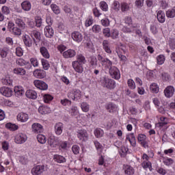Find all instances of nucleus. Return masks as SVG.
<instances>
[{"mask_svg":"<svg viewBox=\"0 0 175 175\" xmlns=\"http://www.w3.org/2000/svg\"><path fill=\"white\" fill-rule=\"evenodd\" d=\"M109 72L112 79L118 80L121 77L120 70H118L116 66H111Z\"/></svg>","mask_w":175,"mask_h":175,"instance_id":"1","label":"nucleus"},{"mask_svg":"<svg viewBox=\"0 0 175 175\" xmlns=\"http://www.w3.org/2000/svg\"><path fill=\"white\" fill-rule=\"evenodd\" d=\"M102 84L103 85V87H105L106 88H109V90H113V88H114V87H116V82H114V81L105 77Z\"/></svg>","mask_w":175,"mask_h":175,"instance_id":"2","label":"nucleus"},{"mask_svg":"<svg viewBox=\"0 0 175 175\" xmlns=\"http://www.w3.org/2000/svg\"><path fill=\"white\" fill-rule=\"evenodd\" d=\"M137 139L139 143H140V144L143 146L144 148H148V143H147V141H146L147 137L146 136V135L144 134L138 135Z\"/></svg>","mask_w":175,"mask_h":175,"instance_id":"3","label":"nucleus"},{"mask_svg":"<svg viewBox=\"0 0 175 175\" xmlns=\"http://www.w3.org/2000/svg\"><path fill=\"white\" fill-rule=\"evenodd\" d=\"M33 84L35 87L38 88L39 90H47V88H49V85H47V84L43 81L35 80L33 81Z\"/></svg>","mask_w":175,"mask_h":175,"instance_id":"4","label":"nucleus"},{"mask_svg":"<svg viewBox=\"0 0 175 175\" xmlns=\"http://www.w3.org/2000/svg\"><path fill=\"white\" fill-rule=\"evenodd\" d=\"M0 92L4 96H7L8 98L12 96L13 95V90L8 87H3L0 89Z\"/></svg>","mask_w":175,"mask_h":175,"instance_id":"5","label":"nucleus"},{"mask_svg":"<svg viewBox=\"0 0 175 175\" xmlns=\"http://www.w3.org/2000/svg\"><path fill=\"white\" fill-rule=\"evenodd\" d=\"M31 128L33 133H42L43 132V126L39 123H33Z\"/></svg>","mask_w":175,"mask_h":175,"instance_id":"6","label":"nucleus"},{"mask_svg":"<svg viewBox=\"0 0 175 175\" xmlns=\"http://www.w3.org/2000/svg\"><path fill=\"white\" fill-rule=\"evenodd\" d=\"M44 172V165H37L31 170V173L33 175L42 174Z\"/></svg>","mask_w":175,"mask_h":175,"instance_id":"7","label":"nucleus"},{"mask_svg":"<svg viewBox=\"0 0 175 175\" xmlns=\"http://www.w3.org/2000/svg\"><path fill=\"white\" fill-rule=\"evenodd\" d=\"M27 141V135L24 134H18L15 137V142L17 144H23Z\"/></svg>","mask_w":175,"mask_h":175,"instance_id":"8","label":"nucleus"},{"mask_svg":"<svg viewBox=\"0 0 175 175\" xmlns=\"http://www.w3.org/2000/svg\"><path fill=\"white\" fill-rule=\"evenodd\" d=\"M72 65L75 72H77V73H83V64H81L80 63L74 61L72 62Z\"/></svg>","mask_w":175,"mask_h":175,"instance_id":"9","label":"nucleus"},{"mask_svg":"<svg viewBox=\"0 0 175 175\" xmlns=\"http://www.w3.org/2000/svg\"><path fill=\"white\" fill-rule=\"evenodd\" d=\"M164 94L166 98H172L174 94V88L173 86H167L164 90Z\"/></svg>","mask_w":175,"mask_h":175,"instance_id":"10","label":"nucleus"},{"mask_svg":"<svg viewBox=\"0 0 175 175\" xmlns=\"http://www.w3.org/2000/svg\"><path fill=\"white\" fill-rule=\"evenodd\" d=\"M77 136L82 142H85L86 139H88V133L85 130L78 131Z\"/></svg>","mask_w":175,"mask_h":175,"instance_id":"11","label":"nucleus"},{"mask_svg":"<svg viewBox=\"0 0 175 175\" xmlns=\"http://www.w3.org/2000/svg\"><path fill=\"white\" fill-rule=\"evenodd\" d=\"M17 120L21 122H27L29 120V116L25 113H20L17 116Z\"/></svg>","mask_w":175,"mask_h":175,"instance_id":"12","label":"nucleus"},{"mask_svg":"<svg viewBox=\"0 0 175 175\" xmlns=\"http://www.w3.org/2000/svg\"><path fill=\"white\" fill-rule=\"evenodd\" d=\"M33 75L36 79H44L46 74L42 70L37 69L33 71Z\"/></svg>","mask_w":175,"mask_h":175,"instance_id":"13","label":"nucleus"},{"mask_svg":"<svg viewBox=\"0 0 175 175\" xmlns=\"http://www.w3.org/2000/svg\"><path fill=\"white\" fill-rule=\"evenodd\" d=\"M44 33L46 38H53V35H54V30L51 26H46L44 29Z\"/></svg>","mask_w":175,"mask_h":175,"instance_id":"14","label":"nucleus"},{"mask_svg":"<svg viewBox=\"0 0 175 175\" xmlns=\"http://www.w3.org/2000/svg\"><path fill=\"white\" fill-rule=\"evenodd\" d=\"M126 139L129 140L133 147H136V138L133 133L127 135Z\"/></svg>","mask_w":175,"mask_h":175,"instance_id":"15","label":"nucleus"},{"mask_svg":"<svg viewBox=\"0 0 175 175\" xmlns=\"http://www.w3.org/2000/svg\"><path fill=\"white\" fill-rule=\"evenodd\" d=\"M71 36L73 40L78 42V43L83 40V36L79 32L75 31L72 33Z\"/></svg>","mask_w":175,"mask_h":175,"instance_id":"16","label":"nucleus"},{"mask_svg":"<svg viewBox=\"0 0 175 175\" xmlns=\"http://www.w3.org/2000/svg\"><path fill=\"white\" fill-rule=\"evenodd\" d=\"M26 96L29 98V99H36V98H38V94H36V92L32 90H29L26 92Z\"/></svg>","mask_w":175,"mask_h":175,"instance_id":"17","label":"nucleus"},{"mask_svg":"<svg viewBox=\"0 0 175 175\" xmlns=\"http://www.w3.org/2000/svg\"><path fill=\"white\" fill-rule=\"evenodd\" d=\"M63 55L64 58H70L72 57H75L76 55V52L74 50L69 49L63 53Z\"/></svg>","mask_w":175,"mask_h":175,"instance_id":"18","label":"nucleus"},{"mask_svg":"<svg viewBox=\"0 0 175 175\" xmlns=\"http://www.w3.org/2000/svg\"><path fill=\"white\" fill-rule=\"evenodd\" d=\"M56 135H61L64 129V124L62 122L57 123L55 126Z\"/></svg>","mask_w":175,"mask_h":175,"instance_id":"19","label":"nucleus"},{"mask_svg":"<svg viewBox=\"0 0 175 175\" xmlns=\"http://www.w3.org/2000/svg\"><path fill=\"white\" fill-rule=\"evenodd\" d=\"M22 9L25 12H29L31 10V3L28 1H25L21 3Z\"/></svg>","mask_w":175,"mask_h":175,"instance_id":"20","label":"nucleus"},{"mask_svg":"<svg viewBox=\"0 0 175 175\" xmlns=\"http://www.w3.org/2000/svg\"><path fill=\"white\" fill-rule=\"evenodd\" d=\"M23 42L27 47H31L32 46V40H31V38L29 36L25 34L23 38Z\"/></svg>","mask_w":175,"mask_h":175,"instance_id":"21","label":"nucleus"},{"mask_svg":"<svg viewBox=\"0 0 175 175\" xmlns=\"http://www.w3.org/2000/svg\"><path fill=\"white\" fill-rule=\"evenodd\" d=\"M158 21H159V23H163L165 20V12H163L162 10H160L157 12V15Z\"/></svg>","mask_w":175,"mask_h":175,"instance_id":"22","label":"nucleus"},{"mask_svg":"<svg viewBox=\"0 0 175 175\" xmlns=\"http://www.w3.org/2000/svg\"><path fill=\"white\" fill-rule=\"evenodd\" d=\"M107 110L109 113H115V111H117V106L113 103L108 104L107 106Z\"/></svg>","mask_w":175,"mask_h":175,"instance_id":"23","label":"nucleus"},{"mask_svg":"<svg viewBox=\"0 0 175 175\" xmlns=\"http://www.w3.org/2000/svg\"><path fill=\"white\" fill-rule=\"evenodd\" d=\"M142 165V167L145 169V170H147L148 169L150 170V172L152 170V165L150 161H144Z\"/></svg>","mask_w":175,"mask_h":175,"instance_id":"24","label":"nucleus"},{"mask_svg":"<svg viewBox=\"0 0 175 175\" xmlns=\"http://www.w3.org/2000/svg\"><path fill=\"white\" fill-rule=\"evenodd\" d=\"M150 91L154 94H158L159 92V86L156 83H153L150 86Z\"/></svg>","mask_w":175,"mask_h":175,"instance_id":"25","label":"nucleus"},{"mask_svg":"<svg viewBox=\"0 0 175 175\" xmlns=\"http://www.w3.org/2000/svg\"><path fill=\"white\" fill-rule=\"evenodd\" d=\"M75 62H78V64H81V65H84V64L86 62V60L85 57L83 55H78L77 56V60Z\"/></svg>","mask_w":175,"mask_h":175,"instance_id":"26","label":"nucleus"},{"mask_svg":"<svg viewBox=\"0 0 175 175\" xmlns=\"http://www.w3.org/2000/svg\"><path fill=\"white\" fill-rule=\"evenodd\" d=\"M14 73L15 75H20V76H24L26 73V71L24 68H16L14 69Z\"/></svg>","mask_w":175,"mask_h":175,"instance_id":"27","label":"nucleus"},{"mask_svg":"<svg viewBox=\"0 0 175 175\" xmlns=\"http://www.w3.org/2000/svg\"><path fill=\"white\" fill-rule=\"evenodd\" d=\"M38 111L39 113H40V114H49L51 110L50 108L47 107H40L38 109Z\"/></svg>","mask_w":175,"mask_h":175,"instance_id":"28","label":"nucleus"},{"mask_svg":"<svg viewBox=\"0 0 175 175\" xmlns=\"http://www.w3.org/2000/svg\"><path fill=\"white\" fill-rule=\"evenodd\" d=\"M48 143L51 147H55L57 144V139H55V137L52 135L48 139Z\"/></svg>","mask_w":175,"mask_h":175,"instance_id":"29","label":"nucleus"},{"mask_svg":"<svg viewBox=\"0 0 175 175\" xmlns=\"http://www.w3.org/2000/svg\"><path fill=\"white\" fill-rule=\"evenodd\" d=\"M40 53L44 58H50V54H49V51H47V49H46V47H41Z\"/></svg>","mask_w":175,"mask_h":175,"instance_id":"30","label":"nucleus"},{"mask_svg":"<svg viewBox=\"0 0 175 175\" xmlns=\"http://www.w3.org/2000/svg\"><path fill=\"white\" fill-rule=\"evenodd\" d=\"M54 159L58 163H64V162H66V159L64 157L58 154L54 156Z\"/></svg>","mask_w":175,"mask_h":175,"instance_id":"31","label":"nucleus"},{"mask_svg":"<svg viewBox=\"0 0 175 175\" xmlns=\"http://www.w3.org/2000/svg\"><path fill=\"white\" fill-rule=\"evenodd\" d=\"M14 92L16 96H23V95H24V90H23V88L19 87L15 88Z\"/></svg>","mask_w":175,"mask_h":175,"instance_id":"32","label":"nucleus"},{"mask_svg":"<svg viewBox=\"0 0 175 175\" xmlns=\"http://www.w3.org/2000/svg\"><path fill=\"white\" fill-rule=\"evenodd\" d=\"M31 38L33 39H36V40H40V33L36 30H33L31 33Z\"/></svg>","mask_w":175,"mask_h":175,"instance_id":"33","label":"nucleus"},{"mask_svg":"<svg viewBox=\"0 0 175 175\" xmlns=\"http://www.w3.org/2000/svg\"><path fill=\"white\" fill-rule=\"evenodd\" d=\"M37 139H38V141L39 142V143H40L41 144H44L46 143V142H47L46 136H44V135H42V134H39L37 136Z\"/></svg>","mask_w":175,"mask_h":175,"instance_id":"34","label":"nucleus"},{"mask_svg":"<svg viewBox=\"0 0 175 175\" xmlns=\"http://www.w3.org/2000/svg\"><path fill=\"white\" fill-rule=\"evenodd\" d=\"M5 128H7V129H10V131H17V129H18V126L12 123H8L5 124Z\"/></svg>","mask_w":175,"mask_h":175,"instance_id":"35","label":"nucleus"},{"mask_svg":"<svg viewBox=\"0 0 175 175\" xmlns=\"http://www.w3.org/2000/svg\"><path fill=\"white\" fill-rule=\"evenodd\" d=\"M128 150H129L128 148L125 146H122L120 151V157H122V158H125V157H126V153L128 152Z\"/></svg>","mask_w":175,"mask_h":175,"instance_id":"36","label":"nucleus"},{"mask_svg":"<svg viewBox=\"0 0 175 175\" xmlns=\"http://www.w3.org/2000/svg\"><path fill=\"white\" fill-rule=\"evenodd\" d=\"M166 16L168 18H174L175 17V10L172 9L166 12Z\"/></svg>","mask_w":175,"mask_h":175,"instance_id":"37","label":"nucleus"},{"mask_svg":"<svg viewBox=\"0 0 175 175\" xmlns=\"http://www.w3.org/2000/svg\"><path fill=\"white\" fill-rule=\"evenodd\" d=\"M125 174L129 175H132L135 174V170H133V167L126 165V170H125Z\"/></svg>","mask_w":175,"mask_h":175,"instance_id":"38","label":"nucleus"},{"mask_svg":"<svg viewBox=\"0 0 175 175\" xmlns=\"http://www.w3.org/2000/svg\"><path fill=\"white\" fill-rule=\"evenodd\" d=\"M94 135L96 137H102L103 136V130L100 129H96L94 131Z\"/></svg>","mask_w":175,"mask_h":175,"instance_id":"39","label":"nucleus"},{"mask_svg":"<svg viewBox=\"0 0 175 175\" xmlns=\"http://www.w3.org/2000/svg\"><path fill=\"white\" fill-rule=\"evenodd\" d=\"M104 49L106 51V53H111V51L110 50V48L109 47V41L107 40H104L103 42Z\"/></svg>","mask_w":175,"mask_h":175,"instance_id":"40","label":"nucleus"},{"mask_svg":"<svg viewBox=\"0 0 175 175\" xmlns=\"http://www.w3.org/2000/svg\"><path fill=\"white\" fill-rule=\"evenodd\" d=\"M81 107L83 111H84L85 113H87L88 111H90V105H88V104H87V103H82Z\"/></svg>","mask_w":175,"mask_h":175,"instance_id":"41","label":"nucleus"},{"mask_svg":"<svg viewBox=\"0 0 175 175\" xmlns=\"http://www.w3.org/2000/svg\"><path fill=\"white\" fill-rule=\"evenodd\" d=\"M2 81L6 85L12 84V79H10V77L9 75L6 76L5 78H3Z\"/></svg>","mask_w":175,"mask_h":175,"instance_id":"42","label":"nucleus"},{"mask_svg":"<svg viewBox=\"0 0 175 175\" xmlns=\"http://www.w3.org/2000/svg\"><path fill=\"white\" fill-rule=\"evenodd\" d=\"M129 4H128L127 3H121V10L122 12H128V10H129Z\"/></svg>","mask_w":175,"mask_h":175,"instance_id":"43","label":"nucleus"},{"mask_svg":"<svg viewBox=\"0 0 175 175\" xmlns=\"http://www.w3.org/2000/svg\"><path fill=\"white\" fill-rule=\"evenodd\" d=\"M158 65H162L165 62V56L160 55L157 57Z\"/></svg>","mask_w":175,"mask_h":175,"instance_id":"44","label":"nucleus"},{"mask_svg":"<svg viewBox=\"0 0 175 175\" xmlns=\"http://www.w3.org/2000/svg\"><path fill=\"white\" fill-rule=\"evenodd\" d=\"M42 65L45 70H47L50 68V64L49 62L44 59H42Z\"/></svg>","mask_w":175,"mask_h":175,"instance_id":"45","label":"nucleus"},{"mask_svg":"<svg viewBox=\"0 0 175 175\" xmlns=\"http://www.w3.org/2000/svg\"><path fill=\"white\" fill-rule=\"evenodd\" d=\"M43 98H44V102L45 103H49V102H51L52 99H53V98L50 94H44Z\"/></svg>","mask_w":175,"mask_h":175,"instance_id":"46","label":"nucleus"},{"mask_svg":"<svg viewBox=\"0 0 175 175\" xmlns=\"http://www.w3.org/2000/svg\"><path fill=\"white\" fill-rule=\"evenodd\" d=\"M51 8L53 13H55V14H59V13H60L59 8L57 6V5L52 4L51 5Z\"/></svg>","mask_w":175,"mask_h":175,"instance_id":"47","label":"nucleus"},{"mask_svg":"<svg viewBox=\"0 0 175 175\" xmlns=\"http://www.w3.org/2000/svg\"><path fill=\"white\" fill-rule=\"evenodd\" d=\"M100 6L102 10H103V12H107V9H109V7L106 2L101 1L100 3Z\"/></svg>","mask_w":175,"mask_h":175,"instance_id":"48","label":"nucleus"},{"mask_svg":"<svg viewBox=\"0 0 175 175\" xmlns=\"http://www.w3.org/2000/svg\"><path fill=\"white\" fill-rule=\"evenodd\" d=\"M128 85L131 88V90H135L136 88V85L135 84V81L132 79H129L128 80Z\"/></svg>","mask_w":175,"mask_h":175,"instance_id":"49","label":"nucleus"},{"mask_svg":"<svg viewBox=\"0 0 175 175\" xmlns=\"http://www.w3.org/2000/svg\"><path fill=\"white\" fill-rule=\"evenodd\" d=\"M11 31L13 32L14 35H21V29H18V27H13Z\"/></svg>","mask_w":175,"mask_h":175,"instance_id":"50","label":"nucleus"},{"mask_svg":"<svg viewBox=\"0 0 175 175\" xmlns=\"http://www.w3.org/2000/svg\"><path fill=\"white\" fill-rule=\"evenodd\" d=\"M16 24L18 25V26L20 27L21 28H25V23H24L23 20L21 19H17L16 21Z\"/></svg>","mask_w":175,"mask_h":175,"instance_id":"51","label":"nucleus"},{"mask_svg":"<svg viewBox=\"0 0 175 175\" xmlns=\"http://www.w3.org/2000/svg\"><path fill=\"white\" fill-rule=\"evenodd\" d=\"M120 2L115 1L113 2V9L116 10V12H118L120 10Z\"/></svg>","mask_w":175,"mask_h":175,"instance_id":"52","label":"nucleus"},{"mask_svg":"<svg viewBox=\"0 0 175 175\" xmlns=\"http://www.w3.org/2000/svg\"><path fill=\"white\" fill-rule=\"evenodd\" d=\"M132 29H133V27H128L126 26H124L122 28V31H123L126 33H131V32H132Z\"/></svg>","mask_w":175,"mask_h":175,"instance_id":"53","label":"nucleus"},{"mask_svg":"<svg viewBox=\"0 0 175 175\" xmlns=\"http://www.w3.org/2000/svg\"><path fill=\"white\" fill-rule=\"evenodd\" d=\"M17 64L21 66H24V65H27V61L23 58H20L17 60Z\"/></svg>","mask_w":175,"mask_h":175,"instance_id":"54","label":"nucleus"},{"mask_svg":"<svg viewBox=\"0 0 175 175\" xmlns=\"http://www.w3.org/2000/svg\"><path fill=\"white\" fill-rule=\"evenodd\" d=\"M1 12L3 14H9L10 13V9L8 6H3Z\"/></svg>","mask_w":175,"mask_h":175,"instance_id":"55","label":"nucleus"},{"mask_svg":"<svg viewBox=\"0 0 175 175\" xmlns=\"http://www.w3.org/2000/svg\"><path fill=\"white\" fill-rule=\"evenodd\" d=\"M101 24L104 27H109V25H110V21H109V19H107V18L103 19V20H101Z\"/></svg>","mask_w":175,"mask_h":175,"instance_id":"56","label":"nucleus"},{"mask_svg":"<svg viewBox=\"0 0 175 175\" xmlns=\"http://www.w3.org/2000/svg\"><path fill=\"white\" fill-rule=\"evenodd\" d=\"M92 31L96 33H98V32H100V26L98 25H94L92 27Z\"/></svg>","mask_w":175,"mask_h":175,"instance_id":"57","label":"nucleus"},{"mask_svg":"<svg viewBox=\"0 0 175 175\" xmlns=\"http://www.w3.org/2000/svg\"><path fill=\"white\" fill-rule=\"evenodd\" d=\"M135 5L137 8H142L144 5V0H136Z\"/></svg>","mask_w":175,"mask_h":175,"instance_id":"58","label":"nucleus"},{"mask_svg":"<svg viewBox=\"0 0 175 175\" xmlns=\"http://www.w3.org/2000/svg\"><path fill=\"white\" fill-rule=\"evenodd\" d=\"M24 52L23 51V49L20 47L16 48V54L18 55V57H21Z\"/></svg>","mask_w":175,"mask_h":175,"instance_id":"59","label":"nucleus"},{"mask_svg":"<svg viewBox=\"0 0 175 175\" xmlns=\"http://www.w3.org/2000/svg\"><path fill=\"white\" fill-rule=\"evenodd\" d=\"M174 161L172 159H167L163 161V163L166 165L167 166H170V165H172Z\"/></svg>","mask_w":175,"mask_h":175,"instance_id":"60","label":"nucleus"},{"mask_svg":"<svg viewBox=\"0 0 175 175\" xmlns=\"http://www.w3.org/2000/svg\"><path fill=\"white\" fill-rule=\"evenodd\" d=\"M61 103L62 105H63V106H67V105H70L72 102L68 99L65 98V99L61 100Z\"/></svg>","mask_w":175,"mask_h":175,"instance_id":"61","label":"nucleus"},{"mask_svg":"<svg viewBox=\"0 0 175 175\" xmlns=\"http://www.w3.org/2000/svg\"><path fill=\"white\" fill-rule=\"evenodd\" d=\"M103 35L106 36L107 38H109L110 36V29L105 28L103 29Z\"/></svg>","mask_w":175,"mask_h":175,"instance_id":"62","label":"nucleus"},{"mask_svg":"<svg viewBox=\"0 0 175 175\" xmlns=\"http://www.w3.org/2000/svg\"><path fill=\"white\" fill-rule=\"evenodd\" d=\"M74 96L75 98H80L81 96V91L80 90H75L74 92Z\"/></svg>","mask_w":175,"mask_h":175,"instance_id":"63","label":"nucleus"},{"mask_svg":"<svg viewBox=\"0 0 175 175\" xmlns=\"http://www.w3.org/2000/svg\"><path fill=\"white\" fill-rule=\"evenodd\" d=\"M72 152L74 154H79V152H80V148L77 145L73 146Z\"/></svg>","mask_w":175,"mask_h":175,"instance_id":"64","label":"nucleus"}]
</instances>
